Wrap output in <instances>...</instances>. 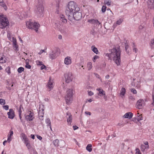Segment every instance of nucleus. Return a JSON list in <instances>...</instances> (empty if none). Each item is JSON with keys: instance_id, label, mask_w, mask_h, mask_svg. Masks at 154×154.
Masks as SVG:
<instances>
[{"instance_id": "f257e3e1", "label": "nucleus", "mask_w": 154, "mask_h": 154, "mask_svg": "<svg viewBox=\"0 0 154 154\" xmlns=\"http://www.w3.org/2000/svg\"><path fill=\"white\" fill-rule=\"evenodd\" d=\"M109 51L110 53L106 54V56L108 57L109 59L112 60V58L113 60L116 65L117 66L119 65L121 62L120 58L121 51L119 47H116Z\"/></svg>"}, {"instance_id": "f03ea898", "label": "nucleus", "mask_w": 154, "mask_h": 154, "mask_svg": "<svg viewBox=\"0 0 154 154\" xmlns=\"http://www.w3.org/2000/svg\"><path fill=\"white\" fill-rule=\"evenodd\" d=\"M79 10V8L78 7L75 3L72 1L69 2L65 11L66 15L68 16V19L72 21L73 13L75 11H78Z\"/></svg>"}, {"instance_id": "7ed1b4c3", "label": "nucleus", "mask_w": 154, "mask_h": 154, "mask_svg": "<svg viewBox=\"0 0 154 154\" xmlns=\"http://www.w3.org/2000/svg\"><path fill=\"white\" fill-rule=\"evenodd\" d=\"M73 91L72 89H69L66 92V94L65 96V100L67 104L71 103L73 100Z\"/></svg>"}, {"instance_id": "20e7f679", "label": "nucleus", "mask_w": 154, "mask_h": 154, "mask_svg": "<svg viewBox=\"0 0 154 154\" xmlns=\"http://www.w3.org/2000/svg\"><path fill=\"white\" fill-rule=\"evenodd\" d=\"M26 24L28 28L33 29L37 32H38V29L40 27V25L38 23L36 22L33 23L30 21H28L26 22Z\"/></svg>"}, {"instance_id": "39448f33", "label": "nucleus", "mask_w": 154, "mask_h": 154, "mask_svg": "<svg viewBox=\"0 0 154 154\" xmlns=\"http://www.w3.org/2000/svg\"><path fill=\"white\" fill-rule=\"evenodd\" d=\"M8 19L3 15H0V28L3 29L9 24Z\"/></svg>"}, {"instance_id": "423d86ee", "label": "nucleus", "mask_w": 154, "mask_h": 154, "mask_svg": "<svg viewBox=\"0 0 154 154\" xmlns=\"http://www.w3.org/2000/svg\"><path fill=\"white\" fill-rule=\"evenodd\" d=\"M60 54L59 49L58 48H55L52 50L49 54V57L52 60L56 58Z\"/></svg>"}, {"instance_id": "0eeeda50", "label": "nucleus", "mask_w": 154, "mask_h": 154, "mask_svg": "<svg viewBox=\"0 0 154 154\" xmlns=\"http://www.w3.org/2000/svg\"><path fill=\"white\" fill-rule=\"evenodd\" d=\"M65 77L66 82L69 83L72 81L73 76L72 72H68L65 74Z\"/></svg>"}, {"instance_id": "6e6552de", "label": "nucleus", "mask_w": 154, "mask_h": 154, "mask_svg": "<svg viewBox=\"0 0 154 154\" xmlns=\"http://www.w3.org/2000/svg\"><path fill=\"white\" fill-rule=\"evenodd\" d=\"M44 10V8L42 5V2L41 3L38 2V4L36 6L35 11L38 14H42Z\"/></svg>"}, {"instance_id": "1a4fd4ad", "label": "nucleus", "mask_w": 154, "mask_h": 154, "mask_svg": "<svg viewBox=\"0 0 154 154\" xmlns=\"http://www.w3.org/2000/svg\"><path fill=\"white\" fill-rule=\"evenodd\" d=\"M73 13L72 20L74 18L75 20H78L81 19L82 16V14L80 12L75 11Z\"/></svg>"}, {"instance_id": "9d476101", "label": "nucleus", "mask_w": 154, "mask_h": 154, "mask_svg": "<svg viewBox=\"0 0 154 154\" xmlns=\"http://www.w3.org/2000/svg\"><path fill=\"white\" fill-rule=\"evenodd\" d=\"M39 119L41 120H43V117L44 116V109L43 105H40L39 108Z\"/></svg>"}, {"instance_id": "9b49d317", "label": "nucleus", "mask_w": 154, "mask_h": 154, "mask_svg": "<svg viewBox=\"0 0 154 154\" xmlns=\"http://www.w3.org/2000/svg\"><path fill=\"white\" fill-rule=\"evenodd\" d=\"M145 105V102L142 99H140L138 100L136 103L137 107L139 109L142 108Z\"/></svg>"}, {"instance_id": "f8f14e48", "label": "nucleus", "mask_w": 154, "mask_h": 154, "mask_svg": "<svg viewBox=\"0 0 154 154\" xmlns=\"http://www.w3.org/2000/svg\"><path fill=\"white\" fill-rule=\"evenodd\" d=\"M8 117L10 119H13L14 117V112L13 109H10L8 113Z\"/></svg>"}, {"instance_id": "ddd939ff", "label": "nucleus", "mask_w": 154, "mask_h": 154, "mask_svg": "<svg viewBox=\"0 0 154 154\" xmlns=\"http://www.w3.org/2000/svg\"><path fill=\"white\" fill-rule=\"evenodd\" d=\"M30 113L29 115H28L26 116V119L27 121H30L32 120L34 118V113L30 111Z\"/></svg>"}, {"instance_id": "4468645a", "label": "nucleus", "mask_w": 154, "mask_h": 154, "mask_svg": "<svg viewBox=\"0 0 154 154\" xmlns=\"http://www.w3.org/2000/svg\"><path fill=\"white\" fill-rule=\"evenodd\" d=\"M66 117L67 118V121L68 123H69L70 125L72 122V116L70 113L67 112L66 113Z\"/></svg>"}, {"instance_id": "2eb2a0df", "label": "nucleus", "mask_w": 154, "mask_h": 154, "mask_svg": "<svg viewBox=\"0 0 154 154\" xmlns=\"http://www.w3.org/2000/svg\"><path fill=\"white\" fill-rule=\"evenodd\" d=\"M47 86L48 88L50 89V90L52 89L54 87L53 81L50 78L48 82Z\"/></svg>"}, {"instance_id": "dca6fc26", "label": "nucleus", "mask_w": 154, "mask_h": 154, "mask_svg": "<svg viewBox=\"0 0 154 154\" xmlns=\"http://www.w3.org/2000/svg\"><path fill=\"white\" fill-rule=\"evenodd\" d=\"M147 3L149 8L150 9L154 8V0H148Z\"/></svg>"}, {"instance_id": "f3484780", "label": "nucleus", "mask_w": 154, "mask_h": 154, "mask_svg": "<svg viewBox=\"0 0 154 154\" xmlns=\"http://www.w3.org/2000/svg\"><path fill=\"white\" fill-rule=\"evenodd\" d=\"M64 63L67 65L70 64L71 63V59L70 57H66L64 60Z\"/></svg>"}, {"instance_id": "a211bd4d", "label": "nucleus", "mask_w": 154, "mask_h": 154, "mask_svg": "<svg viewBox=\"0 0 154 154\" xmlns=\"http://www.w3.org/2000/svg\"><path fill=\"white\" fill-rule=\"evenodd\" d=\"M88 22L91 23H92L94 24H97L99 25V24H100V23L97 20H95L94 19L89 20H88Z\"/></svg>"}, {"instance_id": "6ab92c4d", "label": "nucleus", "mask_w": 154, "mask_h": 154, "mask_svg": "<svg viewBox=\"0 0 154 154\" xmlns=\"http://www.w3.org/2000/svg\"><path fill=\"white\" fill-rule=\"evenodd\" d=\"M133 116V114L131 112H128L125 113L124 117L125 118L131 119Z\"/></svg>"}, {"instance_id": "aec40b11", "label": "nucleus", "mask_w": 154, "mask_h": 154, "mask_svg": "<svg viewBox=\"0 0 154 154\" xmlns=\"http://www.w3.org/2000/svg\"><path fill=\"white\" fill-rule=\"evenodd\" d=\"M97 90L99 91L98 95H100V96H102L103 95H105V92L102 89L100 88H98L97 89Z\"/></svg>"}, {"instance_id": "412c9836", "label": "nucleus", "mask_w": 154, "mask_h": 154, "mask_svg": "<svg viewBox=\"0 0 154 154\" xmlns=\"http://www.w3.org/2000/svg\"><path fill=\"white\" fill-rule=\"evenodd\" d=\"M55 26L57 29H58L59 30V31H62L63 32L61 28V26L60 24L58 23V22H57V23H55Z\"/></svg>"}, {"instance_id": "4be33fe9", "label": "nucleus", "mask_w": 154, "mask_h": 154, "mask_svg": "<svg viewBox=\"0 0 154 154\" xmlns=\"http://www.w3.org/2000/svg\"><path fill=\"white\" fill-rule=\"evenodd\" d=\"M91 50L95 53L97 54L98 53V51L97 48L95 46L93 45L91 47Z\"/></svg>"}, {"instance_id": "5701e85b", "label": "nucleus", "mask_w": 154, "mask_h": 154, "mask_svg": "<svg viewBox=\"0 0 154 154\" xmlns=\"http://www.w3.org/2000/svg\"><path fill=\"white\" fill-rule=\"evenodd\" d=\"M125 91L126 90L125 88H122L120 94L122 97H123L124 96L125 94Z\"/></svg>"}, {"instance_id": "b1692460", "label": "nucleus", "mask_w": 154, "mask_h": 154, "mask_svg": "<svg viewBox=\"0 0 154 154\" xmlns=\"http://www.w3.org/2000/svg\"><path fill=\"white\" fill-rule=\"evenodd\" d=\"M45 122L47 124H48V125L49 126L51 130H52V128L51 125V122L50 119L48 118H47L45 120Z\"/></svg>"}, {"instance_id": "393cba45", "label": "nucleus", "mask_w": 154, "mask_h": 154, "mask_svg": "<svg viewBox=\"0 0 154 154\" xmlns=\"http://www.w3.org/2000/svg\"><path fill=\"white\" fill-rule=\"evenodd\" d=\"M3 0H0V5L3 7L6 10L7 8V7L5 4L3 3Z\"/></svg>"}, {"instance_id": "a878e982", "label": "nucleus", "mask_w": 154, "mask_h": 154, "mask_svg": "<svg viewBox=\"0 0 154 154\" xmlns=\"http://www.w3.org/2000/svg\"><path fill=\"white\" fill-rule=\"evenodd\" d=\"M23 108V106L22 105H20L19 108V109H18V111L19 112V116L20 117V119H21V109Z\"/></svg>"}, {"instance_id": "bb28decb", "label": "nucleus", "mask_w": 154, "mask_h": 154, "mask_svg": "<svg viewBox=\"0 0 154 154\" xmlns=\"http://www.w3.org/2000/svg\"><path fill=\"white\" fill-rule=\"evenodd\" d=\"M91 147L92 145L91 144H88L86 147V149L88 151L91 152L92 150Z\"/></svg>"}, {"instance_id": "cd10ccee", "label": "nucleus", "mask_w": 154, "mask_h": 154, "mask_svg": "<svg viewBox=\"0 0 154 154\" xmlns=\"http://www.w3.org/2000/svg\"><path fill=\"white\" fill-rule=\"evenodd\" d=\"M59 140L58 139H56L53 141V143L55 146H59Z\"/></svg>"}, {"instance_id": "c85d7f7f", "label": "nucleus", "mask_w": 154, "mask_h": 154, "mask_svg": "<svg viewBox=\"0 0 154 154\" xmlns=\"http://www.w3.org/2000/svg\"><path fill=\"white\" fill-rule=\"evenodd\" d=\"M61 28L62 29L63 31V32L62 31H60L62 33H65L67 31L66 27V26H62Z\"/></svg>"}, {"instance_id": "c756f323", "label": "nucleus", "mask_w": 154, "mask_h": 154, "mask_svg": "<svg viewBox=\"0 0 154 154\" xmlns=\"http://www.w3.org/2000/svg\"><path fill=\"white\" fill-rule=\"evenodd\" d=\"M111 3V1L110 0H106L104 2V3L107 6L110 5Z\"/></svg>"}, {"instance_id": "7c9ffc66", "label": "nucleus", "mask_w": 154, "mask_h": 154, "mask_svg": "<svg viewBox=\"0 0 154 154\" xmlns=\"http://www.w3.org/2000/svg\"><path fill=\"white\" fill-rule=\"evenodd\" d=\"M60 20L64 23H66L67 22V20L64 18V16L62 15L61 17Z\"/></svg>"}, {"instance_id": "2f4dec72", "label": "nucleus", "mask_w": 154, "mask_h": 154, "mask_svg": "<svg viewBox=\"0 0 154 154\" xmlns=\"http://www.w3.org/2000/svg\"><path fill=\"white\" fill-rule=\"evenodd\" d=\"M27 61H29V60H26V64L25 66V67L27 68H28L29 69H31V66H30V65L27 62Z\"/></svg>"}, {"instance_id": "473e14b6", "label": "nucleus", "mask_w": 154, "mask_h": 154, "mask_svg": "<svg viewBox=\"0 0 154 154\" xmlns=\"http://www.w3.org/2000/svg\"><path fill=\"white\" fill-rule=\"evenodd\" d=\"M87 67L88 70L91 69L92 67V63L91 62H88L87 64Z\"/></svg>"}, {"instance_id": "72a5a7b5", "label": "nucleus", "mask_w": 154, "mask_h": 154, "mask_svg": "<svg viewBox=\"0 0 154 154\" xmlns=\"http://www.w3.org/2000/svg\"><path fill=\"white\" fill-rule=\"evenodd\" d=\"M24 70V68L23 67H20L17 69V71L19 73H21Z\"/></svg>"}, {"instance_id": "f704fd0d", "label": "nucleus", "mask_w": 154, "mask_h": 154, "mask_svg": "<svg viewBox=\"0 0 154 154\" xmlns=\"http://www.w3.org/2000/svg\"><path fill=\"white\" fill-rule=\"evenodd\" d=\"M5 103V100L2 99H0V104L2 105H4Z\"/></svg>"}, {"instance_id": "c9c22d12", "label": "nucleus", "mask_w": 154, "mask_h": 154, "mask_svg": "<svg viewBox=\"0 0 154 154\" xmlns=\"http://www.w3.org/2000/svg\"><path fill=\"white\" fill-rule=\"evenodd\" d=\"M123 19H120L119 20H118L117 21L116 23H117V24L119 25L122 23L123 22Z\"/></svg>"}, {"instance_id": "e433bc0d", "label": "nucleus", "mask_w": 154, "mask_h": 154, "mask_svg": "<svg viewBox=\"0 0 154 154\" xmlns=\"http://www.w3.org/2000/svg\"><path fill=\"white\" fill-rule=\"evenodd\" d=\"M133 51L134 52H135L136 53H137V49L135 48V44L133 43Z\"/></svg>"}, {"instance_id": "4c0bfd02", "label": "nucleus", "mask_w": 154, "mask_h": 154, "mask_svg": "<svg viewBox=\"0 0 154 154\" xmlns=\"http://www.w3.org/2000/svg\"><path fill=\"white\" fill-rule=\"evenodd\" d=\"M106 8V6L103 5L102 6L101 9V11L102 12L104 13L105 11Z\"/></svg>"}, {"instance_id": "58836bf2", "label": "nucleus", "mask_w": 154, "mask_h": 154, "mask_svg": "<svg viewBox=\"0 0 154 154\" xmlns=\"http://www.w3.org/2000/svg\"><path fill=\"white\" fill-rule=\"evenodd\" d=\"M13 47L14 48H15V50L16 51H18V50L17 49L18 47V45H17V43H15L14 44H13Z\"/></svg>"}, {"instance_id": "ea45409f", "label": "nucleus", "mask_w": 154, "mask_h": 154, "mask_svg": "<svg viewBox=\"0 0 154 154\" xmlns=\"http://www.w3.org/2000/svg\"><path fill=\"white\" fill-rule=\"evenodd\" d=\"M129 48V45L127 43H125V50L128 53V51H127V49Z\"/></svg>"}, {"instance_id": "a19ab883", "label": "nucleus", "mask_w": 154, "mask_h": 154, "mask_svg": "<svg viewBox=\"0 0 154 154\" xmlns=\"http://www.w3.org/2000/svg\"><path fill=\"white\" fill-rule=\"evenodd\" d=\"M5 70H6V72H7L8 74L10 73H11L10 68L9 67H7L6 69Z\"/></svg>"}, {"instance_id": "79ce46f5", "label": "nucleus", "mask_w": 154, "mask_h": 154, "mask_svg": "<svg viewBox=\"0 0 154 154\" xmlns=\"http://www.w3.org/2000/svg\"><path fill=\"white\" fill-rule=\"evenodd\" d=\"M29 11H27V13H26V12H25V14H24V17H27L28 16H29L30 13V11H29Z\"/></svg>"}, {"instance_id": "37998d69", "label": "nucleus", "mask_w": 154, "mask_h": 154, "mask_svg": "<svg viewBox=\"0 0 154 154\" xmlns=\"http://www.w3.org/2000/svg\"><path fill=\"white\" fill-rule=\"evenodd\" d=\"M135 150L136 151V154H141V152L140 151L139 149L138 148L136 149Z\"/></svg>"}, {"instance_id": "c03bdc74", "label": "nucleus", "mask_w": 154, "mask_h": 154, "mask_svg": "<svg viewBox=\"0 0 154 154\" xmlns=\"http://www.w3.org/2000/svg\"><path fill=\"white\" fill-rule=\"evenodd\" d=\"M36 62L37 65H38L41 66L42 65V62H40L39 61H37Z\"/></svg>"}, {"instance_id": "a18cd8bd", "label": "nucleus", "mask_w": 154, "mask_h": 154, "mask_svg": "<svg viewBox=\"0 0 154 154\" xmlns=\"http://www.w3.org/2000/svg\"><path fill=\"white\" fill-rule=\"evenodd\" d=\"M16 39L14 37H13L12 38V42L14 44L17 43L16 42Z\"/></svg>"}, {"instance_id": "49530a36", "label": "nucleus", "mask_w": 154, "mask_h": 154, "mask_svg": "<svg viewBox=\"0 0 154 154\" xmlns=\"http://www.w3.org/2000/svg\"><path fill=\"white\" fill-rule=\"evenodd\" d=\"M3 107L4 109L6 110H7L8 109L9 106L8 105H5L3 106Z\"/></svg>"}, {"instance_id": "de8ad7c7", "label": "nucleus", "mask_w": 154, "mask_h": 154, "mask_svg": "<svg viewBox=\"0 0 154 154\" xmlns=\"http://www.w3.org/2000/svg\"><path fill=\"white\" fill-rule=\"evenodd\" d=\"M131 91L134 94H136L137 93L136 90L134 88L131 89Z\"/></svg>"}, {"instance_id": "09e8293b", "label": "nucleus", "mask_w": 154, "mask_h": 154, "mask_svg": "<svg viewBox=\"0 0 154 154\" xmlns=\"http://www.w3.org/2000/svg\"><path fill=\"white\" fill-rule=\"evenodd\" d=\"M11 137L10 136H9V134H8V143H9L11 140Z\"/></svg>"}, {"instance_id": "8fccbe9b", "label": "nucleus", "mask_w": 154, "mask_h": 154, "mask_svg": "<svg viewBox=\"0 0 154 154\" xmlns=\"http://www.w3.org/2000/svg\"><path fill=\"white\" fill-rule=\"evenodd\" d=\"M99 57L97 55L95 56L93 58V61L95 62V61L94 60H96Z\"/></svg>"}, {"instance_id": "3c124183", "label": "nucleus", "mask_w": 154, "mask_h": 154, "mask_svg": "<svg viewBox=\"0 0 154 154\" xmlns=\"http://www.w3.org/2000/svg\"><path fill=\"white\" fill-rule=\"evenodd\" d=\"M21 136L23 139L27 138L26 135L24 134H22L21 135Z\"/></svg>"}, {"instance_id": "603ef678", "label": "nucleus", "mask_w": 154, "mask_h": 154, "mask_svg": "<svg viewBox=\"0 0 154 154\" xmlns=\"http://www.w3.org/2000/svg\"><path fill=\"white\" fill-rule=\"evenodd\" d=\"M45 52V50H42L40 51L38 53L39 54H41L42 53Z\"/></svg>"}, {"instance_id": "864d4df0", "label": "nucleus", "mask_w": 154, "mask_h": 154, "mask_svg": "<svg viewBox=\"0 0 154 154\" xmlns=\"http://www.w3.org/2000/svg\"><path fill=\"white\" fill-rule=\"evenodd\" d=\"M10 134H9V136H10L11 137L13 136V132L12 131H10L9 132Z\"/></svg>"}, {"instance_id": "5fc2aeb1", "label": "nucleus", "mask_w": 154, "mask_h": 154, "mask_svg": "<svg viewBox=\"0 0 154 154\" xmlns=\"http://www.w3.org/2000/svg\"><path fill=\"white\" fill-rule=\"evenodd\" d=\"M139 116H140L139 117L137 118V119L138 121L141 120L143 119L142 117V116H140V115H139Z\"/></svg>"}, {"instance_id": "6e6d98bb", "label": "nucleus", "mask_w": 154, "mask_h": 154, "mask_svg": "<svg viewBox=\"0 0 154 154\" xmlns=\"http://www.w3.org/2000/svg\"><path fill=\"white\" fill-rule=\"evenodd\" d=\"M88 94L89 96H91L93 95L94 93L90 91H88Z\"/></svg>"}, {"instance_id": "4d7b16f0", "label": "nucleus", "mask_w": 154, "mask_h": 154, "mask_svg": "<svg viewBox=\"0 0 154 154\" xmlns=\"http://www.w3.org/2000/svg\"><path fill=\"white\" fill-rule=\"evenodd\" d=\"M94 74L97 78H98L99 79L100 78V76L97 73H94Z\"/></svg>"}, {"instance_id": "13d9d810", "label": "nucleus", "mask_w": 154, "mask_h": 154, "mask_svg": "<svg viewBox=\"0 0 154 154\" xmlns=\"http://www.w3.org/2000/svg\"><path fill=\"white\" fill-rule=\"evenodd\" d=\"M85 113L86 115H89V116H90L91 115V113L89 112L86 111L85 112Z\"/></svg>"}, {"instance_id": "bf43d9fd", "label": "nucleus", "mask_w": 154, "mask_h": 154, "mask_svg": "<svg viewBox=\"0 0 154 154\" xmlns=\"http://www.w3.org/2000/svg\"><path fill=\"white\" fill-rule=\"evenodd\" d=\"M37 138L38 139H39L40 140H41L42 139V137L41 136H40L39 135H37Z\"/></svg>"}, {"instance_id": "052dcab7", "label": "nucleus", "mask_w": 154, "mask_h": 154, "mask_svg": "<svg viewBox=\"0 0 154 154\" xmlns=\"http://www.w3.org/2000/svg\"><path fill=\"white\" fill-rule=\"evenodd\" d=\"M73 127L74 130H75L78 128V127L77 126H73Z\"/></svg>"}, {"instance_id": "680f3d73", "label": "nucleus", "mask_w": 154, "mask_h": 154, "mask_svg": "<svg viewBox=\"0 0 154 154\" xmlns=\"http://www.w3.org/2000/svg\"><path fill=\"white\" fill-rule=\"evenodd\" d=\"M6 62V59H4V60L1 61L0 63H4Z\"/></svg>"}, {"instance_id": "e2e57ef3", "label": "nucleus", "mask_w": 154, "mask_h": 154, "mask_svg": "<svg viewBox=\"0 0 154 154\" xmlns=\"http://www.w3.org/2000/svg\"><path fill=\"white\" fill-rule=\"evenodd\" d=\"M26 146L28 149H29L30 148V145L29 143L26 144Z\"/></svg>"}, {"instance_id": "0e129e2a", "label": "nucleus", "mask_w": 154, "mask_h": 154, "mask_svg": "<svg viewBox=\"0 0 154 154\" xmlns=\"http://www.w3.org/2000/svg\"><path fill=\"white\" fill-rule=\"evenodd\" d=\"M46 66L44 65H42V66L41 67V70H42Z\"/></svg>"}, {"instance_id": "69168bd1", "label": "nucleus", "mask_w": 154, "mask_h": 154, "mask_svg": "<svg viewBox=\"0 0 154 154\" xmlns=\"http://www.w3.org/2000/svg\"><path fill=\"white\" fill-rule=\"evenodd\" d=\"M23 140H24V143L25 142H28V141H29L28 139H27V138H25V139H24Z\"/></svg>"}, {"instance_id": "338daca9", "label": "nucleus", "mask_w": 154, "mask_h": 154, "mask_svg": "<svg viewBox=\"0 0 154 154\" xmlns=\"http://www.w3.org/2000/svg\"><path fill=\"white\" fill-rule=\"evenodd\" d=\"M31 138H32L33 139H35V136L33 134L31 135Z\"/></svg>"}, {"instance_id": "774afa93", "label": "nucleus", "mask_w": 154, "mask_h": 154, "mask_svg": "<svg viewBox=\"0 0 154 154\" xmlns=\"http://www.w3.org/2000/svg\"><path fill=\"white\" fill-rule=\"evenodd\" d=\"M152 98L153 100V102L152 103V104H154V93H152Z\"/></svg>"}]
</instances>
